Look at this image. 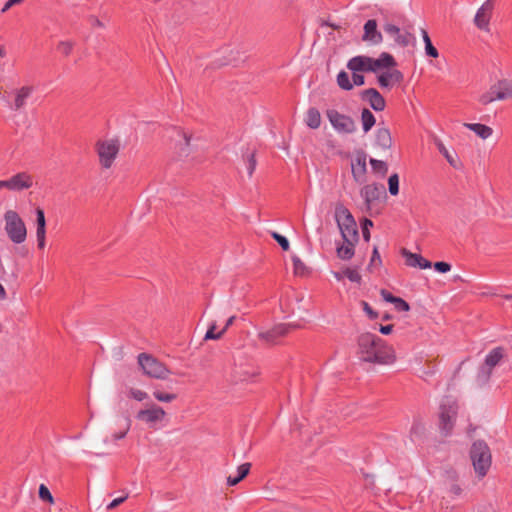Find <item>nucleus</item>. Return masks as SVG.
<instances>
[{
	"mask_svg": "<svg viewBox=\"0 0 512 512\" xmlns=\"http://www.w3.org/2000/svg\"><path fill=\"white\" fill-rule=\"evenodd\" d=\"M373 226V222L368 219V218H365L362 222V235H363V239L368 242L370 240V231H369V227H372Z\"/></svg>",
	"mask_w": 512,
	"mask_h": 512,
	"instance_id": "8fccbe9b",
	"label": "nucleus"
},
{
	"mask_svg": "<svg viewBox=\"0 0 512 512\" xmlns=\"http://www.w3.org/2000/svg\"><path fill=\"white\" fill-rule=\"evenodd\" d=\"M361 305H362L364 312L367 314V316L371 320H374L378 317V313L376 311H374L373 308L366 301H362Z\"/></svg>",
	"mask_w": 512,
	"mask_h": 512,
	"instance_id": "6e6d98bb",
	"label": "nucleus"
},
{
	"mask_svg": "<svg viewBox=\"0 0 512 512\" xmlns=\"http://www.w3.org/2000/svg\"><path fill=\"white\" fill-rule=\"evenodd\" d=\"M138 364L144 374L151 378L165 379L170 373L168 368L162 362L147 353H140L138 355Z\"/></svg>",
	"mask_w": 512,
	"mask_h": 512,
	"instance_id": "423d86ee",
	"label": "nucleus"
},
{
	"mask_svg": "<svg viewBox=\"0 0 512 512\" xmlns=\"http://www.w3.org/2000/svg\"><path fill=\"white\" fill-rule=\"evenodd\" d=\"M343 274L345 275V277H347L351 282H354V283H358L360 284L361 283V280H362V277L361 275L358 273V267L355 268V269H351L349 267H346L344 270H343Z\"/></svg>",
	"mask_w": 512,
	"mask_h": 512,
	"instance_id": "a19ab883",
	"label": "nucleus"
},
{
	"mask_svg": "<svg viewBox=\"0 0 512 512\" xmlns=\"http://www.w3.org/2000/svg\"><path fill=\"white\" fill-rule=\"evenodd\" d=\"M393 304H394L395 309L399 312H402V311L406 312V311L410 310L409 303L400 297H397Z\"/></svg>",
	"mask_w": 512,
	"mask_h": 512,
	"instance_id": "3c124183",
	"label": "nucleus"
},
{
	"mask_svg": "<svg viewBox=\"0 0 512 512\" xmlns=\"http://www.w3.org/2000/svg\"><path fill=\"white\" fill-rule=\"evenodd\" d=\"M492 375V370L487 369L483 364L479 367V370L477 372V375L475 377V383L477 387H483L485 386Z\"/></svg>",
	"mask_w": 512,
	"mask_h": 512,
	"instance_id": "7c9ffc66",
	"label": "nucleus"
},
{
	"mask_svg": "<svg viewBox=\"0 0 512 512\" xmlns=\"http://www.w3.org/2000/svg\"><path fill=\"white\" fill-rule=\"evenodd\" d=\"M3 188H6L8 190H10V184H9V180H0V190L3 189Z\"/></svg>",
	"mask_w": 512,
	"mask_h": 512,
	"instance_id": "338daca9",
	"label": "nucleus"
},
{
	"mask_svg": "<svg viewBox=\"0 0 512 512\" xmlns=\"http://www.w3.org/2000/svg\"><path fill=\"white\" fill-rule=\"evenodd\" d=\"M361 122H362L363 131L365 133H367L375 125L376 119H375V116L373 115V113L369 109L364 108L361 113Z\"/></svg>",
	"mask_w": 512,
	"mask_h": 512,
	"instance_id": "c756f323",
	"label": "nucleus"
},
{
	"mask_svg": "<svg viewBox=\"0 0 512 512\" xmlns=\"http://www.w3.org/2000/svg\"><path fill=\"white\" fill-rule=\"evenodd\" d=\"M256 159H255V153L252 152L251 154L247 155V171L249 177H251L255 171L256 168Z\"/></svg>",
	"mask_w": 512,
	"mask_h": 512,
	"instance_id": "603ef678",
	"label": "nucleus"
},
{
	"mask_svg": "<svg viewBox=\"0 0 512 512\" xmlns=\"http://www.w3.org/2000/svg\"><path fill=\"white\" fill-rule=\"evenodd\" d=\"M380 295L382 296L383 300H385L386 302L392 303V304L394 303V301L397 298V296H394L392 293H390L386 289H382L380 291Z\"/></svg>",
	"mask_w": 512,
	"mask_h": 512,
	"instance_id": "bf43d9fd",
	"label": "nucleus"
},
{
	"mask_svg": "<svg viewBox=\"0 0 512 512\" xmlns=\"http://www.w3.org/2000/svg\"><path fill=\"white\" fill-rule=\"evenodd\" d=\"M419 262H420V264H419L420 269H427V268H431V266H432V263L422 256H421V259Z\"/></svg>",
	"mask_w": 512,
	"mask_h": 512,
	"instance_id": "0e129e2a",
	"label": "nucleus"
},
{
	"mask_svg": "<svg viewBox=\"0 0 512 512\" xmlns=\"http://www.w3.org/2000/svg\"><path fill=\"white\" fill-rule=\"evenodd\" d=\"M7 297V293L3 285L0 283V300H4Z\"/></svg>",
	"mask_w": 512,
	"mask_h": 512,
	"instance_id": "774afa93",
	"label": "nucleus"
},
{
	"mask_svg": "<svg viewBox=\"0 0 512 512\" xmlns=\"http://www.w3.org/2000/svg\"><path fill=\"white\" fill-rule=\"evenodd\" d=\"M326 116L338 133L352 134L356 131L355 121L350 116L341 114L336 109H328Z\"/></svg>",
	"mask_w": 512,
	"mask_h": 512,
	"instance_id": "0eeeda50",
	"label": "nucleus"
},
{
	"mask_svg": "<svg viewBox=\"0 0 512 512\" xmlns=\"http://www.w3.org/2000/svg\"><path fill=\"white\" fill-rule=\"evenodd\" d=\"M251 468L250 463H243L238 467V474L236 476H229L227 478V484L229 486H235L240 483L248 474Z\"/></svg>",
	"mask_w": 512,
	"mask_h": 512,
	"instance_id": "cd10ccee",
	"label": "nucleus"
},
{
	"mask_svg": "<svg viewBox=\"0 0 512 512\" xmlns=\"http://www.w3.org/2000/svg\"><path fill=\"white\" fill-rule=\"evenodd\" d=\"M36 213V237L37 244L39 249H43L45 247V235H46V219L44 210L40 207H37L35 210Z\"/></svg>",
	"mask_w": 512,
	"mask_h": 512,
	"instance_id": "aec40b11",
	"label": "nucleus"
},
{
	"mask_svg": "<svg viewBox=\"0 0 512 512\" xmlns=\"http://www.w3.org/2000/svg\"><path fill=\"white\" fill-rule=\"evenodd\" d=\"M375 144L384 150L391 148L392 137H391V133H390L389 129H387V128L377 129L376 135H375Z\"/></svg>",
	"mask_w": 512,
	"mask_h": 512,
	"instance_id": "393cba45",
	"label": "nucleus"
},
{
	"mask_svg": "<svg viewBox=\"0 0 512 512\" xmlns=\"http://www.w3.org/2000/svg\"><path fill=\"white\" fill-rule=\"evenodd\" d=\"M401 255L405 258V263L410 267H419L421 255L412 253L406 248L401 249Z\"/></svg>",
	"mask_w": 512,
	"mask_h": 512,
	"instance_id": "473e14b6",
	"label": "nucleus"
},
{
	"mask_svg": "<svg viewBox=\"0 0 512 512\" xmlns=\"http://www.w3.org/2000/svg\"><path fill=\"white\" fill-rule=\"evenodd\" d=\"M335 218L343 241L358 240L356 221L350 211L341 203L336 205Z\"/></svg>",
	"mask_w": 512,
	"mask_h": 512,
	"instance_id": "7ed1b4c3",
	"label": "nucleus"
},
{
	"mask_svg": "<svg viewBox=\"0 0 512 512\" xmlns=\"http://www.w3.org/2000/svg\"><path fill=\"white\" fill-rule=\"evenodd\" d=\"M361 98L368 101L371 108L375 111H383L386 107L384 97L375 88H368L361 92Z\"/></svg>",
	"mask_w": 512,
	"mask_h": 512,
	"instance_id": "dca6fc26",
	"label": "nucleus"
},
{
	"mask_svg": "<svg viewBox=\"0 0 512 512\" xmlns=\"http://www.w3.org/2000/svg\"><path fill=\"white\" fill-rule=\"evenodd\" d=\"M74 46L73 41H60L57 44V50L67 57L72 53Z\"/></svg>",
	"mask_w": 512,
	"mask_h": 512,
	"instance_id": "ea45409f",
	"label": "nucleus"
},
{
	"mask_svg": "<svg viewBox=\"0 0 512 512\" xmlns=\"http://www.w3.org/2000/svg\"><path fill=\"white\" fill-rule=\"evenodd\" d=\"M358 240L343 241L342 245H337L336 253L338 258L344 261L350 260L355 254V243Z\"/></svg>",
	"mask_w": 512,
	"mask_h": 512,
	"instance_id": "b1692460",
	"label": "nucleus"
},
{
	"mask_svg": "<svg viewBox=\"0 0 512 512\" xmlns=\"http://www.w3.org/2000/svg\"><path fill=\"white\" fill-rule=\"evenodd\" d=\"M296 327L297 326L293 324L280 323L267 331L260 332L258 338L268 345H277L280 343L281 338L285 337Z\"/></svg>",
	"mask_w": 512,
	"mask_h": 512,
	"instance_id": "1a4fd4ad",
	"label": "nucleus"
},
{
	"mask_svg": "<svg viewBox=\"0 0 512 512\" xmlns=\"http://www.w3.org/2000/svg\"><path fill=\"white\" fill-rule=\"evenodd\" d=\"M129 394L133 399L137 401H143L148 397V394L145 391L133 388L130 389Z\"/></svg>",
	"mask_w": 512,
	"mask_h": 512,
	"instance_id": "864d4df0",
	"label": "nucleus"
},
{
	"mask_svg": "<svg viewBox=\"0 0 512 512\" xmlns=\"http://www.w3.org/2000/svg\"><path fill=\"white\" fill-rule=\"evenodd\" d=\"M337 84L338 86L346 91L353 89V84L349 79V75L345 71H340L337 75Z\"/></svg>",
	"mask_w": 512,
	"mask_h": 512,
	"instance_id": "e433bc0d",
	"label": "nucleus"
},
{
	"mask_svg": "<svg viewBox=\"0 0 512 512\" xmlns=\"http://www.w3.org/2000/svg\"><path fill=\"white\" fill-rule=\"evenodd\" d=\"M353 86H362L365 84V77L360 72H352Z\"/></svg>",
	"mask_w": 512,
	"mask_h": 512,
	"instance_id": "4d7b16f0",
	"label": "nucleus"
},
{
	"mask_svg": "<svg viewBox=\"0 0 512 512\" xmlns=\"http://www.w3.org/2000/svg\"><path fill=\"white\" fill-rule=\"evenodd\" d=\"M271 236L272 238L280 245V247L284 250V251H288L289 248H290V244H289V241L288 239L277 233V232H271Z\"/></svg>",
	"mask_w": 512,
	"mask_h": 512,
	"instance_id": "a18cd8bd",
	"label": "nucleus"
},
{
	"mask_svg": "<svg viewBox=\"0 0 512 512\" xmlns=\"http://www.w3.org/2000/svg\"><path fill=\"white\" fill-rule=\"evenodd\" d=\"M236 319V316H231L227 319L226 323H225V326L223 327V329L221 331H224V333L227 331V329L233 325L234 321Z\"/></svg>",
	"mask_w": 512,
	"mask_h": 512,
	"instance_id": "69168bd1",
	"label": "nucleus"
},
{
	"mask_svg": "<svg viewBox=\"0 0 512 512\" xmlns=\"http://www.w3.org/2000/svg\"><path fill=\"white\" fill-rule=\"evenodd\" d=\"M448 478L452 481L449 487V492L454 496H459L462 493L461 487L456 483L458 480V475L455 471H447Z\"/></svg>",
	"mask_w": 512,
	"mask_h": 512,
	"instance_id": "c9c22d12",
	"label": "nucleus"
},
{
	"mask_svg": "<svg viewBox=\"0 0 512 512\" xmlns=\"http://www.w3.org/2000/svg\"><path fill=\"white\" fill-rule=\"evenodd\" d=\"M494 10V1L493 0H487L485 1L481 7L477 10L475 17H474V25L482 30L488 32L490 20L492 18Z\"/></svg>",
	"mask_w": 512,
	"mask_h": 512,
	"instance_id": "9b49d317",
	"label": "nucleus"
},
{
	"mask_svg": "<svg viewBox=\"0 0 512 512\" xmlns=\"http://www.w3.org/2000/svg\"><path fill=\"white\" fill-rule=\"evenodd\" d=\"M378 60L382 63L383 69L391 70L397 66L395 58L387 52H382L379 55Z\"/></svg>",
	"mask_w": 512,
	"mask_h": 512,
	"instance_id": "72a5a7b5",
	"label": "nucleus"
},
{
	"mask_svg": "<svg viewBox=\"0 0 512 512\" xmlns=\"http://www.w3.org/2000/svg\"><path fill=\"white\" fill-rule=\"evenodd\" d=\"M39 498L45 502H49V503H53L54 502V498L51 494V492L49 491V489L47 488V486H45L44 484H41L39 486Z\"/></svg>",
	"mask_w": 512,
	"mask_h": 512,
	"instance_id": "de8ad7c7",
	"label": "nucleus"
},
{
	"mask_svg": "<svg viewBox=\"0 0 512 512\" xmlns=\"http://www.w3.org/2000/svg\"><path fill=\"white\" fill-rule=\"evenodd\" d=\"M347 68L351 72H370V57L365 55L355 56L348 61Z\"/></svg>",
	"mask_w": 512,
	"mask_h": 512,
	"instance_id": "412c9836",
	"label": "nucleus"
},
{
	"mask_svg": "<svg viewBox=\"0 0 512 512\" xmlns=\"http://www.w3.org/2000/svg\"><path fill=\"white\" fill-rule=\"evenodd\" d=\"M383 30L387 35L391 36L394 39V42L397 45L403 48L409 45H415L416 38L414 34L407 31L401 33L400 28L394 24L385 23L383 25Z\"/></svg>",
	"mask_w": 512,
	"mask_h": 512,
	"instance_id": "f8f14e48",
	"label": "nucleus"
},
{
	"mask_svg": "<svg viewBox=\"0 0 512 512\" xmlns=\"http://www.w3.org/2000/svg\"><path fill=\"white\" fill-rule=\"evenodd\" d=\"M292 261H293L294 274L295 275H299V276L305 275L306 272H307V267L301 261V259L299 257H297V256H293L292 257Z\"/></svg>",
	"mask_w": 512,
	"mask_h": 512,
	"instance_id": "58836bf2",
	"label": "nucleus"
},
{
	"mask_svg": "<svg viewBox=\"0 0 512 512\" xmlns=\"http://www.w3.org/2000/svg\"><path fill=\"white\" fill-rule=\"evenodd\" d=\"M469 454L477 476L485 477L492 464V454L488 444L484 440L473 442Z\"/></svg>",
	"mask_w": 512,
	"mask_h": 512,
	"instance_id": "f03ea898",
	"label": "nucleus"
},
{
	"mask_svg": "<svg viewBox=\"0 0 512 512\" xmlns=\"http://www.w3.org/2000/svg\"><path fill=\"white\" fill-rule=\"evenodd\" d=\"M381 264H382V260H381L379 251H378L377 247H374L372 256L370 259V263H369L367 269L372 272L374 267L380 266Z\"/></svg>",
	"mask_w": 512,
	"mask_h": 512,
	"instance_id": "49530a36",
	"label": "nucleus"
},
{
	"mask_svg": "<svg viewBox=\"0 0 512 512\" xmlns=\"http://www.w3.org/2000/svg\"><path fill=\"white\" fill-rule=\"evenodd\" d=\"M507 99H512V81L501 79L491 85L489 90L479 97V102L482 105H488L495 100Z\"/></svg>",
	"mask_w": 512,
	"mask_h": 512,
	"instance_id": "39448f33",
	"label": "nucleus"
},
{
	"mask_svg": "<svg viewBox=\"0 0 512 512\" xmlns=\"http://www.w3.org/2000/svg\"><path fill=\"white\" fill-rule=\"evenodd\" d=\"M433 143L435 144V146L437 147L439 153H441L445 159L447 160V162L452 166V167H457V159L452 156L450 154V152L447 150V148L445 147L444 143L438 138V137H434L433 139Z\"/></svg>",
	"mask_w": 512,
	"mask_h": 512,
	"instance_id": "c85d7f7f",
	"label": "nucleus"
},
{
	"mask_svg": "<svg viewBox=\"0 0 512 512\" xmlns=\"http://www.w3.org/2000/svg\"><path fill=\"white\" fill-rule=\"evenodd\" d=\"M424 44H425V53L427 56L432 58H437L439 56L438 50L434 47L432 44V41L429 36L425 37Z\"/></svg>",
	"mask_w": 512,
	"mask_h": 512,
	"instance_id": "c03bdc74",
	"label": "nucleus"
},
{
	"mask_svg": "<svg viewBox=\"0 0 512 512\" xmlns=\"http://www.w3.org/2000/svg\"><path fill=\"white\" fill-rule=\"evenodd\" d=\"M119 143L117 140H103L96 144L97 154L102 167L108 169L112 166L118 152Z\"/></svg>",
	"mask_w": 512,
	"mask_h": 512,
	"instance_id": "6e6552de",
	"label": "nucleus"
},
{
	"mask_svg": "<svg viewBox=\"0 0 512 512\" xmlns=\"http://www.w3.org/2000/svg\"><path fill=\"white\" fill-rule=\"evenodd\" d=\"M153 396L160 402H172L173 400H175L177 398V394H174V393H165V392H162L158 389H156L154 392H153Z\"/></svg>",
	"mask_w": 512,
	"mask_h": 512,
	"instance_id": "79ce46f5",
	"label": "nucleus"
},
{
	"mask_svg": "<svg viewBox=\"0 0 512 512\" xmlns=\"http://www.w3.org/2000/svg\"><path fill=\"white\" fill-rule=\"evenodd\" d=\"M11 191H22L33 185L32 177L26 172H20L8 179Z\"/></svg>",
	"mask_w": 512,
	"mask_h": 512,
	"instance_id": "6ab92c4d",
	"label": "nucleus"
},
{
	"mask_svg": "<svg viewBox=\"0 0 512 512\" xmlns=\"http://www.w3.org/2000/svg\"><path fill=\"white\" fill-rule=\"evenodd\" d=\"M34 88L32 86H23L15 91V99L10 108L14 111L21 110L25 104L26 100L33 93Z\"/></svg>",
	"mask_w": 512,
	"mask_h": 512,
	"instance_id": "4be33fe9",
	"label": "nucleus"
},
{
	"mask_svg": "<svg viewBox=\"0 0 512 512\" xmlns=\"http://www.w3.org/2000/svg\"><path fill=\"white\" fill-rule=\"evenodd\" d=\"M216 328H217L216 323L213 322L209 326V328H208V330H207V332L205 334L204 339L205 340H219L220 338H222V336L224 335V331H219V332L216 333L215 332Z\"/></svg>",
	"mask_w": 512,
	"mask_h": 512,
	"instance_id": "37998d69",
	"label": "nucleus"
},
{
	"mask_svg": "<svg viewBox=\"0 0 512 512\" xmlns=\"http://www.w3.org/2000/svg\"><path fill=\"white\" fill-rule=\"evenodd\" d=\"M360 194L364 198L367 210H370L372 204L385 195V186L376 183L369 184L361 189Z\"/></svg>",
	"mask_w": 512,
	"mask_h": 512,
	"instance_id": "4468645a",
	"label": "nucleus"
},
{
	"mask_svg": "<svg viewBox=\"0 0 512 512\" xmlns=\"http://www.w3.org/2000/svg\"><path fill=\"white\" fill-rule=\"evenodd\" d=\"M305 123L311 129H318L321 125V114L315 107H310L305 116Z\"/></svg>",
	"mask_w": 512,
	"mask_h": 512,
	"instance_id": "a878e982",
	"label": "nucleus"
},
{
	"mask_svg": "<svg viewBox=\"0 0 512 512\" xmlns=\"http://www.w3.org/2000/svg\"><path fill=\"white\" fill-rule=\"evenodd\" d=\"M165 414L166 413L163 410V408H161L160 406H157V405H153L148 409L140 410L137 413L136 418L138 420L144 421L148 424H153L158 421H161L164 418Z\"/></svg>",
	"mask_w": 512,
	"mask_h": 512,
	"instance_id": "f3484780",
	"label": "nucleus"
},
{
	"mask_svg": "<svg viewBox=\"0 0 512 512\" xmlns=\"http://www.w3.org/2000/svg\"><path fill=\"white\" fill-rule=\"evenodd\" d=\"M167 137L171 142L175 143V149L178 150L179 156H187L189 154L190 135L179 127H171L167 130Z\"/></svg>",
	"mask_w": 512,
	"mask_h": 512,
	"instance_id": "9d476101",
	"label": "nucleus"
},
{
	"mask_svg": "<svg viewBox=\"0 0 512 512\" xmlns=\"http://www.w3.org/2000/svg\"><path fill=\"white\" fill-rule=\"evenodd\" d=\"M388 189L391 195L396 196L399 193V176L397 173L388 178Z\"/></svg>",
	"mask_w": 512,
	"mask_h": 512,
	"instance_id": "4c0bfd02",
	"label": "nucleus"
},
{
	"mask_svg": "<svg viewBox=\"0 0 512 512\" xmlns=\"http://www.w3.org/2000/svg\"><path fill=\"white\" fill-rule=\"evenodd\" d=\"M370 65H371L370 72H373V73H376L383 69L382 63H380L378 58L375 59V58L370 57Z\"/></svg>",
	"mask_w": 512,
	"mask_h": 512,
	"instance_id": "052dcab7",
	"label": "nucleus"
},
{
	"mask_svg": "<svg viewBox=\"0 0 512 512\" xmlns=\"http://www.w3.org/2000/svg\"><path fill=\"white\" fill-rule=\"evenodd\" d=\"M128 498V494L122 496V497H119V498H116L114 499L113 501H111L108 505H107V510H113L115 509L116 507H118L120 504H122L126 499Z\"/></svg>",
	"mask_w": 512,
	"mask_h": 512,
	"instance_id": "13d9d810",
	"label": "nucleus"
},
{
	"mask_svg": "<svg viewBox=\"0 0 512 512\" xmlns=\"http://www.w3.org/2000/svg\"><path fill=\"white\" fill-rule=\"evenodd\" d=\"M455 417L456 410L453 406H447L444 404L440 406L439 428L445 436L451 433L454 427Z\"/></svg>",
	"mask_w": 512,
	"mask_h": 512,
	"instance_id": "ddd939ff",
	"label": "nucleus"
},
{
	"mask_svg": "<svg viewBox=\"0 0 512 512\" xmlns=\"http://www.w3.org/2000/svg\"><path fill=\"white\" fill-rule=\"evenodd\" d=\"M369 162L374 173L380 174L383 177L387 174L388 166L386 162L374 158H370Z\"/></svg>",
	"mask_w": 512,
	"mask_h": 512,
	"instance_id": "f704fd0d",
	"label": "nucleus"
},
{
	"mask_svg": "<svg viewBox=\"0 0 512 512\" xmlns=\"http://www.w3.org/2000/svg\"><path fill=\"white\" fill-rule=\"evenodd\" d=\"M464 126L482 139L489 138L493 133V129L491 127L480 123H464Z\"/></svg>",
	"mask_w": 512,
	"mask_h": 512,
	"instance_id": "bb28decb",
	"label": "nucleus"
},
{
	"mask_svg": "<svg viewBox=\"0 0 512 512\" xmlns=\"http://www.w3.org/2000/svg\"><path fill=\"white\" fill-rule=\"evenodd\" d=\"M5 231L9 239L20 244L26 240L27 230L25 223L16 211L8 210L4 214Z\"/></svg>",
	"mask_w": 512,
	"mask_h": 512,
	"instance_id": "20e7f679",
	"label": "nucleus"
},
{
	"mask_svg": "<svg viewBox=\"0 0 512 512\" xmlns=\"http://www.w3.org/2000/svg\"><path fill=\"white\" fill-rule=\"evenodd\" d=\"M363 30L364 33L362 35V40L364 42H368L371 45H378L382 43L383 36L377 28V21L375 19H369L366 21Z\"/></svg>",
	"mask_w": 512,
	"mask_h": 512,
	"instance_id": "2eb2a0df",
	"label": "nucleus"
},
{
	"mask_svg": "<svg viewBox=\"0 0 512 512\" xmlns=\"http://www.w3.org/2000/svg\"><path fill=\"white\" fill-rule=\"evenodd\" d=\"M366 170V155L362 153L356 157L355 164H352V173L356 178L358 174L364 175Z\"/></svg>",
	"mask_w": 512,
	"mask_h": 512,
	"instance_id": "2f4dec72",
	"label": "nucleus"
},
{
	"mask_svg": "<svg viewBox=\"0 0 512 512\" xmlns=\"http://www.w3.org/2000/svg\"><path fill=\"white\" fill-rule=\"evenodd\" d=\"M357 355L361 361L379 365L392 364L396 359L394 349L382 338L369 332L357 337Z\"/></svg>",
	"mask_w": 512,
	"mask_h": 512,
	"instance_id": "f257e3e1",
	"label": "nucleus"
},
{
	"mask_svg": "<svg viewBox=\"0 0 512 512\" xmlns=\"http://www.w3.org/2000/svg\"><path fill=\"white\" fill-rule=\"evenodd\" d=\"M393 330V325L389 324V325H380V328H379V331L384 334V335H388L392 332Z\"/></svg>",
	"mask_w": 512,
	"mask_h": 512,
	"instance_id": "e2e57ef3",
	"label": "nucleus"
},
{
	"mask_svg": "<svg viewBox=\"0 0 512 512\" xmlns=\"http://www.w3.org/2000/svg\"><path fill=\"white\" fill-rule=\"evenodd\" d=\"M434 269L439 273H446L451 270V265L448 262L438 261L434 263Z\"/></svg>",
	"mask_w": 512,
	"mask_h": 512,
	"instance_id": "5fc2aeb1",
	"label": "nucleus"
},
{
	"mask_svg": "<svg viewBox=\"0 0 512 512\" xmlns=\"http://www.w3.org/2000/svg\"><path fill=\"white\" fill-rule=\"evenodd\" d=\"M505 354V349L503 347H496L492 349L487 356L485 357L483 365L493 371V368L496 367L500 361L503 359Z\"/></svg>",
	"mask_w": 512,
	"mask_h": 512,
	"instance_id": "5701e85b",
	"label": "nucleus"
},
{
	"mask_svg": "<svg viewBox=\"0 0 512 512\" xmlns=\"http://www.w3.org/2000/svg\"><path fill=\"white\" fill-rule=\"evenodd\" d=\"M403 73L398 69L387 70L377 76L381 88H390L392 84H399L403 81Z\"/></svg>",
	"mask_w": 512,
	"mask_h": 512,
	"instance_id": "a211bd4d",
	"label": "nucleus"
},
{
	"mask_svg": "<svg viewBox=\"0 0 512 512\" xmlns=\"http://www.w3.org/2000/svg\"><path fill=\"white\" fill-rule=\"evenodd\" d=\"M130 426H131V419L129 416H126L124 428L120 432L114 433L112 435L113 440L117 441V440L123 439L126 436V434L128 433Z\"/></svg>",
	"mask_w": 512,
	"mask_h": 512,
	"instance_id": "09e8293b",
	"label": "nucleus"
},
{
	"mask_svg": "<svg viewBox=\"0 0 512 512\" xmlns=\"http://www.w3.org/2000/svg\"><path fill=\"white\" fill-rule=\"evenodd\" d=\"M22 2H23V0H8V1L4 4L3 8L1 9V12H2V13H5V12H7L10 8H12L13 6L18 5V4L22 3Z\"/></svg>",
	"mask_w": 512,
	"mask_h": 512,
	"instance_id": "680f3d73",
	"label": "nucleus"
}]
</instances>
